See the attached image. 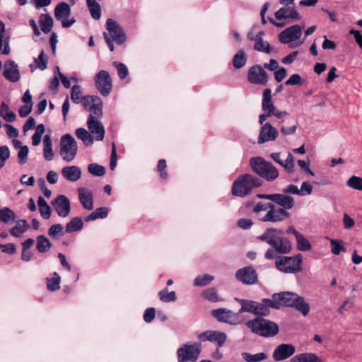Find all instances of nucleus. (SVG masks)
Wrapping results in <instances>:
<instances>
[{"mask_svg":"<svg viewBox=\"0 0 362 362\" xmlns=\"http://www.w3.org/2000/svg\"><path fill=\"white\" fill-rule=\"evenodd\" d=\"M204 298L211 302H217L221 300L216 290L214 288H210L205 290L203 293Z\"/></svg>","mask_w":362,"mask_h":362,"instance_id":"nucleus-55","label":"nucleus"},{"mask_svg":"<svg viewBox=\"0 0 362 362\" xmlns=\"http://www.w3.org/2000/svg\"><path fill=\"white\" fill-rule=\"evenodd\" d=\"M313 185L308 182H303L301 184L300 188L298 189V195L299 196H306L310 195L313 192Z\"/></svg>","mask_w":362,"mask_h":362,"instance_id":"nucleus-60","label":"nucleus"},{"mask_svg":"<svg viewBox=\"0 0 362 362\" xmlns=\"http://www.w3.org/2000/svg\"><path fill=\"white\" fill-rule=\"evenodd\" d=\"M109 210L107 207H99L86 217V222L95 221L98 218H105L108 216Z\"/></svg>","mask_w":362,"mask_h":362,"instance_id":"nucleus-40","label":"nucleus"},{"mask_svg":"<svg viewBox=\"0 0 362 362\" xmlns=\"http://www.w3.org/2000/svg\"><path fill=\"white\" fill-rule=\"evenodd\" d=\"M330 247L331 252L335 255H338L341 251L345 250V248L343 246V242L339 240L331 239Z\"/></svg>","mask_w":362,"mask_h":362,"instance_id":"nucleus-54","label":"nucleus"},{"mask_svg":"<svg viewBox=\"0 0 362 362\" xmlns=\"http://www.w3.org/2000/svg\"><path fill=\"white\" fill-rule=\"evenodd\" d=\"M267 100L268 101V105L269 107V110L271 113V116L275 117L276 119L281 120V122H284V119L289 115L288 112L286 110H278L275 105H274L272 100V90L269 88L264 89Z\"/></svg>","mask_w":362,"mask_h":362,"instance_id":"nucleus-28","label":"nucleus"},{"mask_svg":"<svg viewBox=\"0 0 362 362\" xmlns=\"http://www.w3.org/2000/svg\"><path fill=\"white\" fill-rule=\"evenodd\" d=\"M247 80L253 84L266 85L268 81V75L260 65H255L248 70Z\"/></svg>","mask_w":362,"mask_h":362,"instance_id":"nucleus-17","label":"nucleus"},{"mask_svg":"<svg viewBox=\"0 0 362 362\" xmlns=\"http://www.w3.org/2000/svg\"><path fill=\"white\" fill-rule=\"evenodd\" d=\"M278 309V303L274 300L273 298H263L261 302H257V307L255 315L259 317L266 316L269 313V308Z\"/></svg>","mask_w":362,"mask_h":362,"instance_id":"nucleus-23","label":"nucleus"},{"mask_svg":"<svg viewBox=\"0 0 362 362\" xmlns=\"http://www.w3.org/2000/svg\"><path fill=\"white\" fill-rule=\"evenodd\" d=\"M45 133V126L42 124H38L35 129V134L32 136V144L37 146L41 141L42 135Z\"/></svg>","mask_w":362,"mask_h":362,"instance_id":"nucleus-52","label":"nucleus"},{"mask_svg":"<svg viewBox=\"0 0 362 362\" xmlns=\"http://www.w3.org/2000/svg\"><path fill=\"white\" fill-rule=\"evenodd\" d=\"M59 154L66 162L74 160L78 152V145L75 139L70 134H66L60 139Z\"/></svg>","mask_w":362,"mask_h":362,"instance_id":"nucleus-8","label":"nucleus"},{"mask_svg":"<svg viewBox=\"0 0 362 362\" xmlns=\"http://www.w3.org/2000/svg\"><path fill=\"white\" fill-rule=\"evenodd\" d=\"M159 298L165 303L173 302L176 300L175 291L168 292V289H163L158 293Z\"/></svg>","mask_w":362,"mask_h":362,"instance_id":"nucleus-49","label":"nucleus"},{"mask_svg":"<svg viewBox=\"0 0 362 362\" xmlns=\"http://www.w3.org/2000/svg\"><path fill=\"white\" fill-rule=\"evenodd\" d=\"M83 227V223L81 217H74L68 222L65 227L67 233L77 232L81 230Z\"/></svg>","mask_w":362,"mask_h":362,"instance_id":"nucleus-34","label":"nucleus"},{"mask_svg":"<svg viewBox=\"0 0 362 362\" xmlns=\"http://www.w3.org/2000/svg\"><path fill=\"white\" fill-rule=\"evenodd\" d=\"M43 156L46 160L50 161L54 158L52 141L50 135L46 134L43 138Z\"/></svg>","mask_w":362,"mask_h":362,"instance_id":"nucleus-31","label":"nucleus"},{"mask_svg":"<svg viewBox=\"0 0 362 362\" xmlns=\"http://www.w3.org/2000/svg\"><path fill=\"white\" fill-rule=\"evenodd\" d=\"M273 202L279 205L280 209H284L285 211L292 209L295 205L294 199L285 194L282 193H276L274 194Z\"/></svg>","mask_w":362,"mask_h":362,"instance_id":"nucleus-27","label":"nucleus"},{"mask_svg":"<svg viewBox=\"0 0 362 362\" xmlns=\"http://www.w3.org/2000/svg\"><path fill=\"white\" fill-rule=\"evenodd\" d=\"M88 171L94 176L101 177L105 173V168L97 163H90L88 166Z\"/></svg>","mask_w":362,"mask_h":362,"instance_id":"nucleus-50","label":"nucleus"},{"mask_svg":"<svg viewBox=\"0 0 362 362\" xmlns=\"http://www.w3.org/2000/svg\"><path fill=\"white\" fill-rule=\"evenodd\" d=\"M11 156V151L9 148L6 146H0V169L4 167L6 161L9 159Z\"/></svg>","mask_w":362,"mask_h":362,"instance_id":"nucleus-51","label":"nucleus"},{"mask_svg":"<svg viewBox=\"0 0 362 362\" xmlns=\"http://www.w3.org/2000/svg\"><path fill=\"white\" fill-rule=\"evenodd\" d=\"M71 15V7L65 2L59 3L54 8V16L57 20H62L64 18H69Z\"/></svg>","mask_w":362,"mask_h":362,"instance_id":"nucleus-29","label":"nucleus"},{"mask_svg":"<svg viewBox=\"0 0 362 362\" xmlns=\"http://www.w3.org/2000/svg\"><path fill=\"white\" fill-rule=\"evenodd\" d=\"M52 205L59 216L65 218L71 211L69 199L64 195H58L52 202Z\"/></svg>","mask_w":362,"mask_h":362,"instance_id":"nucleus-18","label":"nucleus"},{"mask_svg":"<svg viewBox=\"0 0 362 362\" xmlns=\"http://www.w3.org/2000/svg\"><path fill=\"white\" fill-rule=\"evenodd\" d=\"M90 111H91L90 114H92L96 118L97 117H99L102 116V103L100 99H98V103H95L94 105L90 107Z\"/></svg>","mask_w":362,"mask_h":362,"instance_id":"nucleus-62","label":"nucleus"},{"mask_svg":"<svg viewBox=\"0 0 362 362\" xmlns=\"http://www.w3.org/2000/svg\"><path fill=\"white\" fill-rule=\"evenodd\" d=\"M78 199L86 210H92L93 209V199L92 192L87 188L79 187L78 189Z\"/></svg>","mask_w":362,"mask_h":362,"instance_id":"nucleus-26","label":"nucleus"},{"mask_svg":"<svg viewBox=\"0 0 362 362\" xmlns=\"http://www.w3.org/2000/svg\"><path fill=\"white\" fill-rule=\"evenodd\" d=\"M29 228L28 224L25 220L17 221L15 226L12 227L9 232L10 234L14 237H21Z\"/></svg>","mask_w":362,"mask_h":362,"instance_id":"nucleus-33","label":"nucleus"},{"mask_svg":"<svg viewBox=\"0 0 362 362\" xmlns=\"http://www.w3.org/2000/svg\"><path fill=\"white\" fill-rule=\"evenodd\" d=\"M274 16L276 20L288 18L293 20H300L301 18V16L297 11L296 8L292 6H286L279 8L275 12Z\"/></svg>","mask_w":362,"mask_h":362,"instance_id":"nucleus-25","label":"nucleus"},{"mask_svg":"<svg viewBox=\"0 0 362 362\" xmlns=\"http://www.w3.org/2000/svg\"><path fill=\"white\" fill-rule=\"evenodd\" d=\"M226 334L218 331H206L199 334L198 339L202 341H209L216 343L218 347L223 345L226 341Z\"/></svg>","mask_w":362,"mask_h":362,"instance_id":"nucleus-22","label":"nucleus"},{"mask_svg":"<svg viewBox=\"0 0 362 362\" xmlns=\"http://www.w3.org/2000/svg\"><path fill=\"white\" fill-rule=\"evenodd\" d=\"M296 352V347L291 344H281L277 346L272 354L275 361H280L288 358Z\"/></svg>","mask_w":362,"mask_h":362,"instance_id":"nucleus-21","label":"nucleus"},{"mask_svg":"<svg viewBox=\"0 0 362 362\" xmlns=\"http://www.w3.org/2000/svg\"><path fill=\"white\" fill-rule=\"evenodd\" d=\"M3 75L10 82H17L21 78L18 65L13 60H7L4 64Z\"/></svg>","mask_w":362,"mask_h":362,"instance_id":"nucleus-20","label":"nucleus"},{"mask_svg":"<svg viewBox=\"0 0 362 362\" xmlns=\"http://www.w3.org/2000/svg\"><path fill=\"white\" fill-rule=\"evenodd\" d=\"M63 231V226L61 224H54L48 230V235L52 238H57Z\"/></svg>","mask_w":362,"mask_h":362,"instance_id":"nucleus-61","label":"nucleus"},{"mask_svg":"<svg viewBox=\"0 0 362 362\" xmlns=\"http://www.w3.org/2000/svg\"><path fill=\"white\" fill-rule=\"evenodd\" d=\"M303 256L298 253L293 256H279L276 258L277 269L286 274H296L301 271Z\"/></svg>","mask_w":362,"mask_h":362,"instance_id":"nucleus-7","label":"nucleus"},{"mask_svg":"<svg viewBox=\"0 0 362 362\" xmlns=\"http://www.w3.org/2000/svg\"><path fill=\"white\" fill-rule=\"evenodd\" d=\"M82 91L81 86L78 85H74L71 88V100L76 103L78 104L80 103V101L81 100Z\"/></svg>","mask_w":362,"mask_h":362,"instance_id":"nucleus-56","label":"nucleus"},{"mask_svg":"<svg viewBox=\"0 0 362 362\" xmlns=\"http://www.w3.org/2000/svg\"><path fill=\"white\" fill-rule=\"evenodd\" d=\"M289 217V213L284 209L277 208L274 204H272L267 214L259 218V220L262 222L276 223L283 221Z\"/></svg>","mask_w":362,"mask_h":362,"instance_id":"nucleus-12","label":"nucleus"},{"mask_svg":"<svg viewBox=\"0 0 362 362\" xmlns=\"http://www.w3.org/2000/svg\"><path fill=\"white\" fill-rule=\"evenodd\" d=\"M276 303H278V309L281 305L295 308L301 313L303 316H307L310 312V305L306 303L304 298L297 293L292 292H280L272 295Z\"/></svg>","mask_w":362,"mask_h":362,"instance_id":"nucleus-2","label":"nucleus"},{"mask_svg":"<svg viewBox=\"0 0 362 362\" xmlns=\"http://www.w3.org/2000/svg\"><path fill=\"white\" fill-rule=\"evenodd\" d=\"M303 28L298 24L286 28L279 34V42L284 45L289 44L291 48L301 46L305 42V38H302Z\"/></svg>","mask_w":362,"mask_h":362,"instance_id":"nucleus-6","label":"nucleus"},{"mask_svg":"<svg viewBox=\"0 0 362 362\" xmlns=\"http://www.w3.org/2000/svg\"><path fill=\"white\" fill-rule=\"evenodd\" d=\"M87 127L96 141H103L105 137V128L102 122L92 114L88 117Z\"/></svg>","mask_w":362,"mask_h":362,"instance_id":"nucleus-16","label":"nucleus"},{"mask_svg":"<svg viewBox=\"0 0 362 362\" xmlns=\"http://www.w3.org/2000/svg\"><path fill=\"white\" fill-rule=\"evenodd\" d=\"M290 362H322V361L315 354L303 353L292 357Z\"/></svg>","mask_w":362,"mask_h":362,"instance_id":"nucleus-30","label":"nucleus"},{"mask_svg":"<svg viewBox=\"0 0 362 362\" xmlns=\"http://www.w3.org/2000/svg\"><path fill=\"white\" fill-rule=\"evenodd\" d=\"M347 185L354 189L362 191V178L357 176L351 177L347 182Z\"/></svg>","mask_w":362,"mask_h":362,"instance_id":"nucleus-57","label":"nucleus"},{"mask_svg":"<svg viewBox=\"0 0 362 362\" xmlns=\"http://www.w3.org/2000/svg\"><path fill=\"white\" fill-rule=\"evenodd\" d=\"M37 205L40 216L44 219H48L51 216V207L48 205L45 199L40 196L37 199Z\"/></svg>","mask_w":362,"mask_h":362,"instance_id":"nucleus-39","label":"nucleus"},{"mask_svg":"<svg viewBox=\"0 0 362 362\" xmlns=\"http://www.w3.org/2000/svg\"><path fill=\"white\" fill-rule=\"evenodd\" d=\"M52 247V244L49 239L45 236L40 235L36 239V249L40 253L48 252Z\"/></svg>","mask_w":362,"mask_h":362,"instance_id":"nucleus-36","label":"nucleus"},{"mask_svg":"<svg viewBox=\"0 0 362 362\" xmlns=\"http://www.w3.org/2000/svg\"><path fill=\"white\" fill-rule=\"evenodd\" d=\"M212 315L218 321L228 323L232 325H237L241 323L239 313H234L226 308H218L212 311Z\"/></svg>","mask_w":362,"mask_h":362,"instance_id":"nucleus-14","label":"nucleus"},{"mask_svg":"<svg viewBox=\"0 0 362 362\" xmlns=\"http://www.w3.org/2000/svg\"><path fill=\"white\" fill-rule=\"evenodd\" d=\"M239 302L241 305V308L239 310L238 312L239 314L243 312L252 313L253 314L255 313L257 301L240 299L239 300Z\"/></svg>","mask_w":362,"mask_h":362,"instance_id":"nucleus-43","label":"nucleus"},{"mask_svg":"<svg viewBox=\"0 0 362 362\" xmlns=\"http://www.w3.org/2000/svg\"><path fill=\"white\" fill-rule=\"evenodd\" d=\"M80 103L84 107V108L90 110V107L95 103V99L93 96L86 95L81 98Z\"/></svg>","mask_w":362,"mask_h":362,"instance_id":"nucleus-64","label":"nucleus"},{"mask_svg":"<svg viewBox=\"0 0 362 362\" xmlns=\"http://www.w3.org/2000/svg\"><path fill=\"white\" fill-rule=\"evenodd\" d=\"M86 4L91 17L95 20L100 19L101 16L100 4L95 0H86Z\"/></svg>","mask_w":362,"mask_h":362,"instance_id":"nucleus-38","label":"nucleus"},{"mask_svg":"<svg viewBox=\"0 0 362 362\" xmlns=\"http://www.w3.org/2000/svg\"><path fill=\"white\" fill-rule=\"evenodd\" d=\"M247 57L243 49H240L233 58V65L235 69H240L246 64Z\"/></svg>","mask_w":362,"mask_h":362,"instance_id":"nucleus-46","label":"nucleus"},{"mask_svg":"<svg viewBox=\"0 0 362 362\" xmlns=\"http://www.w3.org/2000/svg\"><path fill=\"white\" fill-rule=\"evenodd\" d=\"M262 110L264 112L259 116V123L261 125V127H263L264 124H265L266 123L265 121L267 120V119L272 117L264 90L263 91V98L262 100Z\"/></svg>","mask_w":362,"mask_h":362,"instance_id":"nucleus-35","label":"nucleus"},{"mask_svg":"<svg viewBox=\"0 0 362 362\" xmlns=\"http://www.w3.org/2000/svg\"><path fill=\"white\" fill-rule=\"evenodd\" d=\"M107 34L116 44L121 45L126 41V34L120 25L115 20L108 18L105 23Z\"/></svg>","mask_w":362,"mask_h":362,"instance_id":"nucleus-10","label":"nucleus"},{"mask_svg":"<svg viewBox=\"0 0 362 362\" xmlns=\"http://www.w3.org/2000/svg\"><path fill=\"white\" fill-rule=\"evenodd\" d=\"M278 129L271 123L267 122L260 127L257 137V144H262L269 141H275L279 136Z\"/></svg>","mask_w":362,"mask_h":362,"instance_id":"nucleus-15","label":"nucleus"},{"mask_svg":"<svg viewBox=\"0 0 362 362\" xmlns=\"http://www.w3.org/2000/svg\"><path fill=\"white\" fill-rule=\"evenodd\" d=\"M201 353L200 345L197 343L185 344L177 350L178 362H194Z\"/></svg>","mask_w":362,"mask_h":362,"instance_id":"nucleus-9","label":"nucleus"},{"mask_svg":"<svg viewBox=\"0 0 362 362\" xmlns=\"http://www.w3.org/2000/svg\"><path fill=\"white\" fill-rule=\"evenodd\" d=\"M214 279V277L209 274L200 275L195 278L194 281V286H205L209 285Z\"/></svg>","mask_w":362,"mask_h":362,"instance_id":"nucleus-48","label":"nucleus"},{"mask_svg":"<svg viewBox=\"0 0 362 362\" xmlns=\"http://www.w3.org/2000/svg\"><path fill=\"white\" fill-rule=\"evenodd\" d=\"M114 65L117 68V74L120 79H124L129 74L127 66L121 62H114Z\"/></svg>","mask_w":362,"mask_h":362,"instance_id":"nucleus-59","label":"nucleus"},{"mask_svg":"<svg viewBox=\"0 0 362 362\" xmlns=\"http://www.w3.org/2000/svg\"><path fill=\"white\" fill-rule=\"evenodd\" d=\"M235 278L244 284L252 285L257 281V274L253 267H246L236 272Z\"/></svg>","mask_w":362,"mask_h":362,"instance_id":"nucleus-19","label":"nucleus"},{"mask_svg":"<svg viewBox=\"0 0 362 362\" xmlns=\"http://www.w3.org/2000/svg\"><path fill=\"white\" fill-rule=\"evenodd\" d=\"M283 234L281 230L271 228L267 229L262 235L258 237V239L266 242L278 253L287 254L291 251V243Z\"/></svg>","mask_w":362,"mask_h":362,"instance_id":"nucleus-1","label":"nucleus"},{"mask_svg":"<svg viewBox=\"0 0 362 362\" xmlns=\"http://www.w3.org/2000/svg\"><path fill=\"white\" fill-rule=\"evenodd\" d=\"M95 83L99 92L104 96L112 90V78L107 71L100 70L95 76Z\"/></svg>","mask_w":362,"mask_h":362,"instance_id":"nucleus-11","label":"nucleus"},{"mask_svg":"<svg viewBox=\"0 0 362 362\" xmlns=\"http://www.w3.org/2000/svg\"><path fill=\"white\" fill-rule=\"evenodd\" d=\"M39 24L42 31L44 33L47 34L52 30L54 22L49 14L42 13L39 17Z\"/></svg>","mask_w":362,"mask_h":362,"instance_id":"nucleus-32","label":"nucleus"},{"mask_svg":"<svg viewBox=\"0 0 362 362\" xmlns=\"http://www.w3.org/2000/svg\"><path fill=\"white\" fill-rule=\"evenodd\" d=\"M0 115L8 122H12L16 119V114L10 110L8 105L4 102H2L1 105Z\"/></svg>","mask_w":362,"mask_h":362,"instance_id":"nucleus-41","label":"nucleus"},{"mask_svg":"<svg viewBox=\"0 0 362 362\" xmlns=\"http://www.w3.org/2000/svg\"><path fill=\"white\" fill-rule=\"evenodd\" d=\"M243 358L246 362H259L267 358L268 356L266 353L260 352L252 354L247 352L242 354Z\"/></svg>","mask_w":362,"mask_h":362,"instance_id":"nucleus-45","label":"nucleus"},{"mask_svg":"<svg viewBox=\"0 0 362 362\" xmlns=\"http://www.w3.org/2000/svg\"><path fill=\"white\" fill-rule=\"evenodd\" d=\"M297 249L300 251L305 252L311 250L312 245L309 240L301 233L296 238Z\"/></svg>","mask_w":362,"mask_h":362,"instance_id":"nucleus-47","label":"nucleus"},{"mask_svg":"<svg viewBox=\"0 0 362 362\" xmlns=\"http://www.w3.org/2000/svg\"><path fill=\"white\" fill-rule=\"evenodd\" d=\"M75 134L76 137L81 140L86 146H90L93 144L94 138L90 132H88L85 128H78Z\"/></svg>","mask_w":362,"mask_h":362,"instance_id":"nucleus-37","label":"nucleus"},{"mask_svg":"<svg viewBox=\"0 0 362 362\" xmlns=\"http://www.w3.org/2000/svg\"><path fill=\"white\" fill-rule=\"evenodd\" d=\"M28 152L29 148L26 145H24L19 148L18 152V160L21 165H23L27 162Z\"/></svg>","mask_w":362,"mask_h":362,"instance_id":"nucleus-58","label":"nucleus"},{"mask_svg":"<svg viewBox=\"0 0 362 362\" xmlns=\"http://www.w3.org/2000/svg\"><path fill=\"white\" fill-rule=\"evenodd\" d=\"M245 325L252 333L263 337H273L279 331L276 323L262 317L248 320Z\"/></svg>","mask_w":362,"mask_h":362,"instance_id":"nucleus-4","label":"nucleus"},{"mask_svg":"<svg viewBox=\"0 0 362 362\" xmlns=\"http://www.w3.org/2000/svg\"><path fill=\"white\" fill-rule=\"evenodd\" d=\"M262 180L251 174H243L238 177L233 182L231 187V194L238 197H245L249 195L253 189L260 187Z\"/></svg>","mask_w":362,"mask_h":362,"instance_id":"nucleus-3","label":"nucleus"},{"mask_svg":"<svg viewBox=\"0 0 362 362\" xmlns=\"http://www.w3.org/2000/svg\"><path fill=\"white\" fill-rule=\"evenodd\" d=\"M265 33L259 31L257 35H254L253 32L251 30L247 33V38L250 41H254V49L260 52L270 54L272 52V48L269 42L264 40Z\"/></svg>","mask_w":362,"mask_h":362,"instance_id":"nucleus-13","label":"nucleus"},{"mask_svg":"<svg viewBox=\"0 0 362 362\" xmlns=\"http://www.w3.org/2000/svg\"><path fill=\"white\" fill-rule=\"evenodd\" d=\"M61 277L59 274L54 272L53 277L47 278V288L50 291H54L60 288Z\"/></svg>","mask_w":362,"mask_h":362,"instance_id":"nucleus-44","label":"nucleus"},{"mask_svg":"<svg viewBox=\"0 0 362 362\" xmlns=\"http://www.w3.org/2000/svg\"><path fill=\"white\" fill-rule=\"evenodd\" d=\"M61 174L66 180L75 182L81 177L82 172L79 167L69 165L62 168Z\"/></svg>","mask_w":362,"mask_h":362,"instance_id":"nucleus-24","label":"nucleus"},{"mask_svg":"<svg viewBox=\"0 0 362 362\" xmlns=\"http://www.w3.org/2000/svg\"><path fill=\"white\" fill-rule=\"evenodd\" d=\"M303 83L301 76L298 74H292L288 79L285 82L287 86L300 85Z\"/></svg>","mask_w":362,"mask_h":362,"instance_id":"nucleus-63","label":"nucleus"},{"mask_svg":"<svg viewBox=\"0 0 362 362\" xmlns=\"http://www.w3.org/2000/svg\"><path fill=\"white\" fill-rule=\"evenodd\" d=\"M16 218L15 212L8 207L0 209V221L4 223L13 222Z\"/></svg>","mask_w":362,"mask_h":362,"instance_id":"nucleus-42","label":"nucleus"},{"mask_svg":"<svg viewBox=\"0 0 362 362\" xmlns=\"http://www.w3.org/2000/svg\"><path fill=\"white\" fill-rule=\"evenodd\" d=\"M47 57L45 55L43 50H42L37 58L35 59V66L40 70H45L47 66Z\"/></svg>","mask_w":362,"mask_h":362,"instance_id":"nucleus-53","label":"nucleus"},{"mask_svg":"<svg viewBox=\"0 0 362 362\" xmlns=\"http://www.w3.org/2000/svg\"><path fill=\"white\" fill-rule=\"evenodd\" d=\"M252 171L267 181H274L279 177V170L262 157H253L250 160Z\"/></svg>","mask_w":362,"mask_h":362,"instance_id":"nucleus-5","label":"nucleus"}]
</instances>
